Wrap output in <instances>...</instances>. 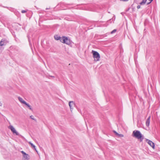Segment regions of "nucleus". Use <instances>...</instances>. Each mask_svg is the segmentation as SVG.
<instances>
[{"instance_id":"14","label":"nucleus","mask_w":160,"mask_h":160,"mask_svg":"<svg viewBox=\"0 0 160 160\" xmlns=\"http://www.w3.org/2000/svg\"><path fill=\"white\" fill-rule=\"evenodd\" d=\"M147 0H142V1L140 3V5H144L147 1Z\"/></svg>"},{"instance_id":"21","label":"nucleus","mask_w":160,"mask_h":160,"mask_svg":"<svg viewBox=\"0 0 160 160\" xmlns=\"http://www.w3.org/2000/svg\"><path fill=\"white\" fill-rule=\"evenodd\" d=\"M21 152H22V153L23 154V156L24 155H25V154H26L25 152H24V151H22Z\"/></svg>"},{"instance_id":"13","label":"nucleus","mask_w":160,"mask_h":160,"mask_svg":"<svg viewBox=\"0 0 160 160\" xmlns=\"http://www.w3.org/2000/svg\"><path fill=\"white\" fill-rule=\"evenodd\" d=\"M65 37L63 36L62 37H60V39H59L60 41L62 43H63L64 42H65V39H64Z\"/></svg>"},{"instance_id":"20","label":"nucleus","mask_w":160,"mask_h":160,"mask_svg":"<svg viewBox=\"0 0 160 160\" xmlns=\"http://www.w3.org/2000/svg\"><path fill=\"white\" fill-rule=\"evenodd\" d=\"M152 1H153V0H149V2H148L147 3V5H149V4H150L152 2Z\"/></svg>"},{"instance_id":"11","label":"nucleus","mask_w":160,"mask_h":160,"mask_svg":"<svg viewBox=\"0 0 160 160\" xmlns=\"http://www.w3.org/2000/svg\"><path fill=\"white\" fill-rule=\"evenodd\" d=\"M24 104L26 105L28 108H29V109H30L31 111H32L33 109L32 108V107L30 106L28 103L27 102H26Z\"/></svg>"},{"instance_id":"18","label":"nucleus","mask_w":160,"mask_h":160,"mask_svg":"<svg viewBox=\"0 0 160 160\" xmlns=\"http://www.w3.org/2000/svg\"><path fill=\"white\" fill-rule=\"evenodd\" d=\"M116 29H114L113 30H112L111 32V34H112L114 33H115V32H116Z\"/></svg>"},{"instance_id":"27","label":"nucleus","mask_w":160,"mask_h":160,"mask_svg":"<svg viewBox=\"0 0 160 160\" xmlns=\"http://www.w3.org/2000/svg\"><path fill=\"white\" fill-rule=\"evenodd\" d=\"M51 77H54V76H51Z\"/></svg>"},{"instance_id":"17","label":"nucleus","mask_w":160,"mask_h":160,"mask_svg":"<svg viewBox=\"0 0 160 160\" xmlns=\"http://www.w3.org/2000/svg\"><path fill=\"white\" fill-rule=\"evenodd\" d=\"M118 136L119 137H123V136H124L123 134H118Z\"/></svg>"},{"instance_id":"24","label":"nucleus","mask_w":160,"mask_h":160,"mask_svg":"<svg viewBox=\"0 0 160 160\" xmlns=\"http://www.w3.org/2000/svg\"><path fill=\"white\" fill-rule=\"evenodd\" d=\"M140 8V5H138V6H137V8L138 9H139Z\"/></svg>"},{"instance_id":"2","label":"nucleus","mask_w":160,"mask_h":160,"mask_svg":"<svg viewBox=\"0 0 160 160\" xmlns=\"http://www.w3.org/2000/svg\"><path fill=\"white\" fill-rule=\"evenodd\" d=\"M92 53L93 54V57L94 58V60L98 61L99 60L100 56L99 53L97 51L92 50Z\"/></svg>"},{"instance_id":"16","label":"nucleus","mask_w":160,"mask_h":160,"mask_svg":"<svg viewBox=\"0 0 160 160\" xmlns=\"http://www.w3.org/2000/svg\"><path fill=\"white\" fill-rule=\"evenodd\" d=\"M30 118L36 121V119L34 118V117L32 115H31L30 116Z\"/></svg>"},{"instance_id":"1","label":"nucleus","mask_w":160,"mask_h":160,"mask_svg":"<svg viewBox=\"0 0 160 160\" xmlns=\"http://www.w3.org/2000/svg\"><path fill=\"white\" fill-rule=\"evenodd\" d=\"M133 136L138 139H140V142L142 141L144 138L143 136L141 134L139 131L138 130H134L132 133Z\"/></svg>"},{"instance_id":"22","label":"nucleus","mask_w":160,"mask_h":160,"mask_svg":"<svg viewBox=\"0 0 160 160\" xmlns=\"http://www.w3.org/2000/svg\"><path fill=\"white\" fill-rule=\"evenodd\" d=\"M21 12L22 13H25L26 12V11L25 10H22L21 11Z\"/></svg>"},{"instance_id":"25","label":"nucleus","mask_w":160,"mask_h":160,"mask_svg":"<svg viewBox=\"0 0 160 160\" xmlns=\"http://www.w3.org/2000/svg\"><path fill=\"white\" fill-rule=\"evenodd\" d=\"M2 104L0 103V106L2 105Z\"/></svg>"},{"instance_id":"19","label":"nucleus","mask_w":160,"mask_h":160,"mask_svg":"<svg viewBox=\"0 0 160 160\" xmlns=\"http://www.w3.org/2000/svg\"><path fill=\"white\" fill-rule=\"evenodd\" d=\"M113 132L115 133V135L117 136H118V133H117L116 131H113Z\"/></svg>"},{"instance_id":"7","label":"nucleus","mask_w":160,"mask_h":160,"mask_svg":"<svg viewBox=\"0 0 160 160\" xmlns=\"http://www.w3.org/2000/svg\"><path fill=\"white\" fill-rule=\"evenodd\" d=\"M150 118V116H149L147 118L146 122V126L148 127L149 126Z\"/></svg>"},{"instance_id":"3","label":"nucleus","mask_w":160,"mask_h":160,"mask_svg":"<svg viewBox=\"0 0 160 160\" xmlns=\"http://www.w3.org/2000/svg\"><path fill=\"white\" fill-rule=\"evenodd\" d=\"M9 128L11 130L13 133L17 135H19V133L16 131L15 128L12 125H10L9 127Z\"/></svg>"},{"instance_id":"26","label":"nucleus","mask_w":160,"mask_h":160,"mask_svg":"<svg viewBox=\"0 0 160 160\" xmlns=\"http://www.w3.org/2000/svg\"><path fill=\"white\" fill-rule=\"evenodd\" d=\"M48 9V8H46V10Z\"/></svg>"},{"instance_id":"23","label":"nucleus","mask_w":160,"mask_h":160,"mask_svg":"<svg viewBox=\"0 0 160 160\" xmlns=\"http://www.w3.org/2000/svg\"><path fill=\"white\" fill-rule=\"evenodd\" d=\"M121 1L127 2L128 1V0H120Z\"/></svg>"},{"instance_id":"6","label":"nucleus","mask_w":160,"mask_h":160,"mask_svg":"<svg viewBox=\"0 0 160 160\" xmlns=\"http://www.w3.org/2000/svg\"><path fill=\"white\" fill-rule=\"evenodd\" d=\"M73 105H75V104L74 102L72 101H70L69 102V105L70 107V110L71 111L73 109L72 106Z\"/></svg>"},{"instance_id":"4","label":"nucleus","mask_w":160,"mask_h":160,"mask_svg":"<svg viewBox=\"0 0 160 160\" xmlns=\"http://www.w3.org/2000/svg\"><path fill=\"white\" fill-rule=\"evenodd\" d=\"M146 141L149 145H150L153 149L154 148L155 145L154 143L153 142H152L151 141L148 139H146Z\"/></svg>"},{"instance_id":"8","label":"nucleus","mask_w":160,"mask_h":160,"mask_svg":"<svg viewBox=\"0 0 160 160\" xmlns=\"http://www.w3.org/2000/svg\"><path fill=\"white\" fill-rule=\"evenodd\" d=\"M6 44V40L4 39H2L0 42V46H2Z\"/></svg>"},{"instance_id":"5","label":"nucleus","mask_w":160,"mask_h":160,"mask_svg":"<svg viewBox=\"0 0 160 160\" xmlns=\"http://www.w3.org/2000/svg\"><path fill=\"white\" fill-rule=\"evenodd\" d=\"M64 39H65V42H64V43H65L68 45H70V40L67 37H65Z\"/></svg>"},{"instance_id":"10","label":"nucleus","mask_w":160,"mask_h":160,"mask_svg":"<svg viewBox=\"0 0 160 160\" xmlns=\"http://www.w3.org/2000/svg\"><path fill=\"white\" fill-rule=\"evenodd\" d=\"M28 143H29V144L33 148H34V150H35V151H36L37 152V150H36V147H35V146L34 144H33L32 143H31V142H28Z\"/></svg>"},{"instance_id":"15","label":"nucleus","mask_w":160,"mask_h":160,"mask_svg":"<svg viewBox=\"0 0 160 160\" xmlns=\"http://www.w3.org/2000/svg\"><path fill=\"white\" fill-rule=\"evenodd\" d=\"M23 156L26 159H28V157H29L28 154H26L25 155H24Z\"/></svg>"},{"instance_id":"12","label":"nucleus","mask_w":160,"mask_h":160,"mask_svg":"<svg viewBox=\"0 0 160 160\" xmlns=\"http://www.w3.org/2000/svg\"><path fill=\"white\" fill-rule=\"evenodd\" d=\"M54 38L55 40H59V39H60V37L58 35H55L54 36Z\"/></svg>"},{"instance_id":"9","label":"nucleus","mask_w":160,"mask_h":160,"mask_svg":"<svg viewBox=\"0 0 160 160\" xmlns=\"http://www.w3.org/2000/svg\"><path fill=\"white\" fill-rule=\"evenodd\" d=\"M18 98L19 101L22 103L25 104L26 102L22 98L20 97H18Z\"/></svg>"}]
</instances>
